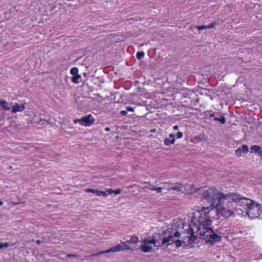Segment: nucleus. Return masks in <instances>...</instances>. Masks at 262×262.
<instances>
[{"label": "nucleus", "instance_id": "14", "mask_svg": "<svg viewBox=\"0 0 262 262\" xmlns=\"http://www.w3.org/2000/svg\"><path fill=\"white\" fill-rule=\"evenodd\" d=\"M0 105L5 111H10L11 108V104L6 100H0Z\"/></svg>", "mask_w": 262, "mask_h": 262}, {"label": "nucleus", "instance_id": "43", "mask_svg": "<svg viewBox=\"0 0 262 262\" xmlns=\"http://www.w3.org/2000/svg\"><path fill=\"white\" fill-rule=\"evenodd\" d=\"M165 186H164V187H166V189H167V188H168V187H171V185H166V184H165Z\"/></svg>", "mask_w": 262, "mask_h": 262}, {"label": "nucleus", "instance_id": "38", "mask_svg": "<svg viewBox=\"0 0 262 262\" xmlns=\"http://www.w3.org/2000/svg\"><path fill=\"white\" fill-rule=\"evenodd\" d=\"M124 247H123V250H129L130 249L129 247L127 246V244H126V246H123Z\"/></svg>", "mask_w": 262, "mask_h": 262}, {"label": "nucleus", "instance_id": "27", "mask_svg": "<svg viewBox=\"0 0 262 262\" xmlns=\"http://www.w3.org/2000/svg\"><path fill=\"white\" fill-rule=\"evenodd\" d=\"M74 123H79L81 125L83 126V122L82 121V118L80 119H75L73 121Z\"/></svg>", "mask_w": 262, "mask_h": 262}, {"label": "nucleus", "instance_id": "39", "mask_svg": "<svg viewBox=\"0 0 262 262\" xmlns=\"http://www.w3.org/2000/svg\"><path fill=\"white\" fill-rule=\"evenodd\" d=\"M173 128L174 130H177L179 128V126L177 125H174V126H173Z\"/></svg>", "mask_w": 262, "mask_h": 262}, {"label": "nucleus", "instance_id": "34", "mask_svg": "<svg viewBox=\"0 0 262 262\" xmlns=\"http://www.w3.org/2000/svg\"><path fill=\"white\" fill-rule=\"evenodd\" d=\"M169 138L171 139V140H173V142H175V135L173 134H170L169 135Z\"/></svg>", "mask_w": 262, "mask_h": 262}, {"label": "nucleus", "instance_id": "41", "mask_svg": "<svg viewBox=\"0 0 262 262\" xmlns=\"http://www.w3.org/2000/svg\"><path fill=\"white\" fill-rule=\"evenodd\" d=\"M258 154L259 155V156H262V149L260 150V152H258Z\"/></svg>", "mask_w": 262, "mask_h": 262}, {"label": "nucleus", "instance_id": "32", "mask_svg": "<svg viewBox=\"0 0 262 262\" xmlns=\"http://www.w3.org/2000/svg\"><path fill=\"white\" fill-rule=\"evenodd\" d=\"M126 111H127V112L129 111V112H133L134 111V108L130 106H127L126 107Z\"/></svg>", "mask_w": 262, "mask_h": 262}, {"label": "nucleus", "instance_id": "10", "mask_svg": "<svg viewBox=\"0 0 262 262\" xmlns=\"http://www.w3.org/2000/svg\"><path fill=\"white\" fill-rule=\"evenodd\" d=\"M249 151V147L247 145H243L241 147H238L235 150V155L238 157L242 156L243 154H247Z\"/></svg>", "mask_w": 262, "mask_h": 262}, {"label": "nucleus", "instance_id": "33", "mask_svg": "<svg viewBox=\"0 0 262 262\" xmlns=\"http://www.w3.org/2000/svg\"><path fill=\"white\" fill-rule=\"evenodd\" d=\"M106 193H108L110 194H112L114 193V190L111 189H107L106 190Z\"/></svg>", "mask_w": 262, "mask_h": 262}, {"label": "nucleus", "instance_id": "1", "mask_svg": "<svg viewBox=\"0 0 262 262\" xmlns=\"http://www.w3.org/2000/svg\"><path fill=\"white\" fill-rule=\"evenodd\" d=\"M209 212L200 210L194 214L198 220L196 223H191L187 230L189 240L191 242L196 240L199 234L201 238L212 244L221 239V236L215 233L211 227L212 221L208 215Z\"/></svg>", "mask_w": 262, "mask_h": 262}, {"label": "nucleus", "instance_id": "2", "mask_svg": "<svg viewBox=\"0 0 262 262\" xmlns=\"http://www.w3.org/2000/svg\"><path fill=\"white\" fill-rule=\"evenodd\" d=\"M242 198L238 193L224 194L215 206L217 213L225 218L235 214H242L244 213L241 206Z\"/></svg>", "mask_w": 262, "mask_h": 262}, {"label": "nucleus", "instance_id": "35", "mask_svg": "<svg viewBox=\"0 0 262 262\" xmlns=\"http://www.w3.org/2000/svg\"><path fill=\"white\" fill-rule=\"evenodd\" d=\"M147 183L149 184L150 186H151V187L150 188L151 190H152V191L156 190V188H157L156 187H155V186H152V185L150 183Z\"/></svg>", "mask_w": 262, "mask_h": 262}, {"label": "nucleus", "instance_id": "23", "mask_svg": "<svg viewBox=\"0 0 262 262\" xmlns=\"http://www.w3.org/2000/svg\"><path fill=\"white\" fill-rule=\"evenodd\" d=\"M9 246L8 243H0V249L3 248H7Z\"/></svg>", "mask_w": 262, "mask_h": 262}, {"label": "nucleus", "instance_id": "21", "mask_svg": "<svg viewBox=\"0 0 262 262\" xmlns=\"http://www.w3.org/2000/svg\"><path fill=\"white\" fill-rule=\"evenodd\" d=\"M86 192H91L96 194L97 195L98 194V190L97 189H87L85 190Z\"/></svg>", "mask_w": 262, "mask_h": 262}, {"label": "nucleus", "instance_id": "24", "mask_svg": "<svg viewBox=\"0 0 262 262\" xmlns=\"http://www.w3.org/2000/svg\"><path fill=\"white\" fill-rule=\"evenodd\" d=\"M174 243H175L176 246L178 248L180 247L182 245V242L178 238L176 239Z\"/></svg>", "mask_w": 262, "mask_h": 262}, {"label": "nucleus", "instance_id": "29", "mask_svg": "<svg viewBox=\"0 0 262 262\" xmlns=\"http://www.w3.org/2000/svg\"><path fill=\"white\" fill-rule=\"evenodd\" d=\"M163 188H166V187H157V188H156V191L157 192H158V193H161V192H162V191Z\"/></svg>", "mask_w": 262, "mask_h": 262}, {"label": "nucleus", "instance_id": "13", "mask_svg": "<svg viewBox=\"0 0 262 262\" xmlns=\"http://www.w3.org/2000/svg\"><path fill=\"white\" fill-rule=\"evenodd\" d=\"M139 242V238L136 236H133L129 240H127L125 242L122 243L123 246H126V244H136Z\"/></svg>", "mask_w": 262, "mask_h": 262}, {"label": "nucleus", "instance_id": "40", "mask_svg": "<svg viewBox=\"0 0 262 262\" xmlns=\"http://www.w3.org/2000/svg\"><path fill=\"white\" fill-rule=\"evenodd\" d=\"M105 130L106 132H108V131H110V127H105Z\"/></svg>", "mask_w": 262, "mask_h": 262}, {"label": "nucleus", "instance_id": "3", "mask_svg": "<svg viewBox=\"0 0 262 262\" xmlns=\"http://www.w3.org/2000/svg\"><path fill=\"white\" fill-rule=\"evenodd\" d=\"M201 188L202 189L200 191L202 193V201L206 200L210 204L208 207H203L201 210L209 212L215 208L217 202L221 199L224 193L220 192L215 187H211L208 188L201 187Z\"/></svg>", "mask_w": 262, "mask_h": 262}, {"label": "nucleus", "instance_id": "6", "mask_svg": "<svg viewBox=\"0 0 262 262\" xmlns=\"http://www.w3.org/2000/svg\"><path fill=\"white\" fill-rule=\"evenodd\" d=\"M142 243L143 244L140 247V249L143 252L147 253L149 252L152 249V247L150 244H154L155 246H156V244L157 242L155 238H152L150 240L144 239L142 241Z\"/></svg>", "mask_w": 262, "mask_h": 262}, {"label": "nucleus", "instance_id": "20", "mask_svg": "<svg viewBox=\"0 0 262 262\" xmlns=\"http://www.w3.org/2000/svg\"><path fill=\"white\" fill-rule=\"evenodd\" d=\"M164 143L166 145H169L170 144H173L174 142H173V139L171 140L169 138H166L164 141Z\"/></svg>", "mask_w": 262, "mask_h": 262}, {"label": "nucleus", "instance_id": "25", "mask_svg": "<svg viewBox=\"0 0 262 262\" xmlns=\"http://www.w3.org/2000/svg\"><path fill=\"white\" fill-rule=\"evenodd\" d=\"M136 56L138 59H141L144 57V53L143 52H138Z\"/></svg>", "mask_w": 262, "mask_h": 262}, {"label": "nucleus", "instance_id": "19", "mask_svg": "<svg viewBox=\"0 0 262 262\" xmlns=\"http://www.w3.org/2000/svg\"><path fill=\"white\" fill-rule=\"evenodd\" d=\"M78 69L76 67L72 68L70 70V73L74 76L79 74H78Z\"/></svg>", "mask_w": 262, "mask_h": 262}, {"label": "nucleus", "instance_id": "42", "mask_svg": "<svg viewBox=\"0 0 262 262\" xmlns=\"http://www.w3.org/2000/svg\"><path fill=\"white\" fill-rule=\"evenodd\" d=\"M41 243V242L40 240H37L36 241V243L37 244H40Z\"/></svg>", "mask_w": 262, "mask_h": 262}, {"label": "nucleus", "instance_id": "5", "mask_svg": "<svg viewBox=\"0 0 262 262\" xmlns=\"http://www.w3.org/2000/svg\"><path fill=\"white\" fill-rule=\"evenodd\" d=\"M176 225L169 226V227L165 232V233H168V235L167 237L163 238L162 241L163 244H166L167 245H171L174 243L177 238L179 237L180 233L176 230Z\"/></svg>", "mask_w": 262, "mask_h": 262}, {"label": "nucleus", "instance_id": "30", "mask_svg": "<svg viewBox=\"0 0 262 262\" xmlns=\"http://www.w3.org/2000/svg\"><path fill=\"white\" fill-rule=\"evenodd\" d=\"M121 192H122V190L120 188H119L117 190H114V193L116 195L120 194Z\"/></svg>", "mask_w": 262, "mask_h": 262}, {"label": "nucleus", "instance_id": "36", "mask_svg": "<svg viewBox=\"0 0 262 262\" xmlns=\"http://www.w3.org/2000/svg\"><path fill=\"white\" fill-rule=\"evenodd\" d=\"M127 111H125V110H122L120 112V114L122 115V116H125L127 114Z\"/></svg>", "mask_w": 262, "mask_h": 262}, {"label": "nucleus", "instance_id": "11", "mask_svg": "<svg viewBox=\"0 0 262 262\" xmlns=\"http://www.w3.org/2000/svg\"><path fill=\"white\" fill-rule=\"evenodd\" d=\"M26 108L24 104L16 103L12 107V113H16L17 112H21Z\"/></svg>", "mask_w": 262, "mask_h": 262}, {"label": "nucleus", "instance_id": "9", "mask_svg": "<svg viewBox=\"0 0 262 262\" xmlns=\"http://www.w3.org/2000/svg\"><path fill=\"white\" fill-rule=\"evenodd\" d=\"M183 188L185 189V191L188 194L200 191L202 189L201 187L196 188L194 185L190 184L184 185H183Z\"/></svg>", "mask_w": 262, "mask_h": 262}, {"label": "nucleus", "instance_id": "17", "mask_svg": "<svg viewBox=\"0 0 262 262\" xmlns=\"http://www.w3.org/2000/svg\"><path fill=\"white\" fill-rule=\"evenodd\" d=\"M81 77L80 74L74 75L72 77L71 80L73 83L75 84H78L79 83V80L81 78Z\"/></svg>", "mask_w": 262, "mask_h": 262}, {"label": "nucleus", "instance_id": "4", "mask_svg": "<svg viewBox=\"0 0 262 262\" xmlns=\"http://www.w3.org/2000/svg\"><path fill=\"white\" fill-rule=\"evenodd\" d=\"M244 212L250 219H262V206L250 199L243 197L241 204Z\"/></svg>", "mask_w": 262, "mask_h": 262}, {"label": "nucleus", "instance_id": "8", "mask_svg": "<svg viewBox=\"0 0 262 262\" xmlns=\"http://www.w3.org/2000/svg\"><path fill=\"white\" fill-rule=\"evenodd\" d=\"M82 121L83 122V126H89L94 123L95 119L92 115L89 114L82 117Z\"/></svg>", "mask_w": 262, "mask_h": 262}, {"label": "nucleus", "instance_id": "7", "mask_svg": "<svg viewBox=\"0 0 262 262\" xmlns=\"http://www.w3.org/2000/svg\"><path fill=\"white\" fill-rule=\"evenodd\" d=\"M164 184L168 185H171V187L167 188V190H174L177 191H182L183 188V185L182 183H176L172 184L170 182L164 183Z\"/></svg>", "mask_w": 262, "mask_h": 262}, {"label": "nucleus", "instance_id": "37", "mask_svg": "<svg viewBox=\"0 0 262 262\" xmlns=\"http://www.w3.org/2000/svg\"><path fill=\"white\" fill-rule=\"evenodd\" d=\"M103 253H101V251L98 253H94V254H92L91 256H97V255H101V254H102Z\"/></svg>", "mask_w": 262, "mask_h": 262}, {"label": "nucleus", "instance_id": "18", "mask_svg": "<svg viewBox=\"0 0 262 262\" xmlns=\"http://www.w3.org/2000/svg\"><path fill=\"white\" fill-rule=\"evenodd\" d=\"M213 120L214 121H220L222 124H225L226 123V118L224 116H221L220 118L217 117H214Z\"/></svg>", "mask_w": 262, "mask_h": 262}, {"label": "nucleus", "instance_id": "16", "mask_svg": "<svg viewBox=\"0 0 262 262\" xmlns=\"http://www.w3.org/2000/svg\"><path fill=\"white\" fill-rule=\"evenodd\" d=\"M34 123L39 124L43 127L46 126L49 124V122L46 119H41L39 121H34Z\"/></svg>", "mask_w": 262, "mask_h": 262}, {"label": "nucleus", "instance_id": "15", "mask_svg": "<svg viewBox=\"0 0 262 262\" xmlns=\"http://www.w3.org/2000/svg\"><path fill=\"white\" fill-rule=\"evenodd\" d=\"M261 150V148L257 145H253L251 147V152L258 154V152H260V150Z\"/></svg>", "mask_w": 262, "mask_h": 262}, {"label": "nucleus", "instance_id": "31", "mask_svg": "<svg viewBox=\"0 0 262 262\" xmlns=\"http://www.w3.org/2000/svg\"><path fill=\"white\" fill-rule=\"evenodd\" d=\"M183 136V134L182 132H179L177 134V138H178V139L182 138Z\"/></svg>", "mask_w": 262, "mask_h": 262}, {"label": "nucleus", "instance_id": "46", "mask_svg": "<svg viewBox=\"0 0 262 262\" xmlns=\"http://www.w3.org/2000/svg\"><path fill=\"white\" fill-rule=\"evenodd\" d=\"M151 132H153V133H155V132H156V129H153V130H151Z\"/></svg>", "mask_w": 262, "mask_h": 262}, {"label": "nucleus", "instance_id": "22", "mask_svg": "<svg viewBox=\"0 0 262 262\" xmlns=\"http://www.w3.org/2000/svg\"><path fill=\"white\" fill-rule=\"evenodd\" d=\"M97 196H103L104 197H106L107 196V193H106V191H101V190H98Z\"/></svg>", "mask_w": 262, "mask_h": 262}, {"label": "nucleus", "instance_id": "44", "mask_svg": "<svg viewBox=\"0 0 262 262\" xmlns=\"http://www.w3.org/2000/svg\"><path fill=\"white\" fill-rule=\"evenodd\" d=\"M214 117V114H211L210 115V117Z\"/></svg>", "mask_w": 262, "mask_h": 262}, {"label": "nucleus", "instance_id": "28", "mask_svg": "<svg viewBox=\"0 0 262 262\" xmlns=\"http://www.w3.org/2000/svg\"><path fill=\"white\" fill-rule=\"evenodd\" d=\"M215 25V23H212L209 24L208 26H207V29H211L213 28Z\"/></svg>", "mask_w": 262, "mask_h": 262}, {"label": "nucleus", "instance_id": "26", "mask_svg": "<svg viewBox=\"0 0 262 262\" xmlns=\"http://www.w3.org/2000/svg\"><path fill=\"white\" fill-rule=\"evenodd\" d=\"M199 30L207 29V25L197 26L195 27Z\"/></svg>", "mask_w": 262, "mask_h": 262}, {"label": "nucleus", "instance_id": "12", "mask_svg": "<svg viewBox=\"0 0 262 262\" xmlns=\"http://www.w3.org/2000/svg\"><path fill=\"white\" fill-rule=\"evenodd\" d=\"M123 250V246L120 244L116 245L115 247H112L108 250L101 251V253H108L110 252H116Z\"/></svg>", "mask_w": 262, "mask_h": 262}, {"label": "nucleus", "instance_id": "45", "mask_svg": "<svg viewBox=\"0 0 262 262\" xmlns=\"http://www.w3.org/2000/svg\"><path fill=\"white\" fill-rule=\"evenodd\" d=\"M3 202L0 201V206H2L3 205Z\"/></svg>", "mask_w": 262, "mask_h": 262}]
</instances>
